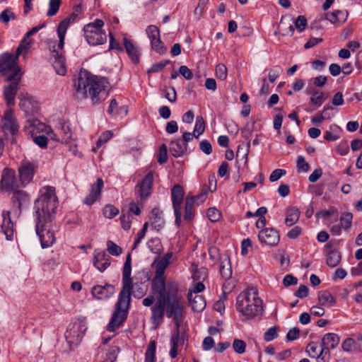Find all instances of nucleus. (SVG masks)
I'll list each match as a JSON object with an SVG mask.
<instances>
[{"label": "nucleus", "instance_id": "nucleus-1", "mask_svg": "<svg viewBox=\"0 0 362 362\" xmlns=\"http://www.w3.org/2000/svg\"><path fill=\"white\" fill-rule=\"evenodd\" d=\"M151 292L142 300L145 307H151V322L158 327L166 315L167 317L173 318L175 331L180 339V327L185 315V302L179 293L178 286L174 282H167L165 273H156L151 281Z\"/></svg>", "mask_w": 362, "mask_h": 362}, {"label": "nucleus", "instance_id": "nucleus-2", "mask_svg": "<svg viewBox=\"0 0 362 362\" xmlns=\"http://www.w3.org/2000/svg\"><path fill=\"white\" fill-rule=\"evenodd\" d=\"M40 193V196L35 202L36 233L40 238L42 247L46 248L55 242L54 230L48 223L56 212L58 198L55 188L51 186L42 187Z\"/></svg>", "mask_w": 362, "mask_h": 362}, {"label": "nucleus", "instance_id": "nucleus-3", "mask_svg": "<svg viewBox=\"0 0 362 362\" xmlns=\"http://www.w3.org/2000/svg\"><path fill=\"white\" fill-rule=\"evenodd\" d=\"M74 87L78 96L82 98L90 97L93 105H98L105 100L110 90V84L103 77H88L80 74L74 81Z\"/></svg>", "mask_w": 362, "mask_h": 362}, {"label": "nucleus", "instance_id": "nucleus-4", "mask_svg": "<svg viewBox=\"0 0 362 362\" xmlns=\"http://www.w3.org/2000/svg\"><path fill=\"white\" fill-rule=\"evenodd\" d=\"M130 274L131 273H123L122 288L107 327V329L110 332H115L117 329L127 317L131 302V292L133 288V282Z\"/></svg>", "mask_w": 362, "mask_h": 362}, {"label": "nucleus", "instance_id": "nucleus-5", "mask_svg": "<svg viewBox=\"0 0 362 362\" xmlns=\"http://www.w3.org/2000/svg\"><path fill=\"white\" fill-rule=\"evenodd\" d=\"M236 308L247 319L262 315V300L258 297L257 289L250 286L240 293L237 298Z\"/></svg>", "mask_w": 362, "mask_h": 362}, {"label": "nucleus", "instance_id": "nucleus-6", "mask_svg": "<svg viewBox=\"0 0 362 362\" xmlns=\"http://www.w3.org/2000/svg\"><path fill=\"white\" fill-rule=\"evenodd\" d=\"M18 56L6 52L0 56V74L6 80H21L22 72L18 65Z\"/></svg>", "mask_w": 362, "mask_h": 362}, {"label": "nucleus", "instance_id": "nucleus-7", "mask_svg": "<svg viewBox=\"0 0 362 362\" xmlns=\"http://www.w3.org/2000/svg\"><path fill=\"white\" fill-rule=\"evenodd\" d=\"M104 25L103 21L99 18L84 25V37L90 45L96 46L106 42L107 35L103 30Z\"/></svg>", "mask_w": 362, "mask_h": 362}, {"label": "nucleus", "instance_id": "nucleus-8", "mask_svg": "<svg viewBox=\"0 0 362 362\" xmlns=\"http://www.w3.org/2000/svg\"><path fill=\"white\" fill-rule=\"evenodd\" d=\"M49 49L52 52L53 57L54 58L53 62L54 69L57 74L64 76L66 72L65 57L62 52H59V50L63 49V48H59L58 42L57 40H54L51 41Z\"/></svg>", "mask_w": 362, "mask_h": 362}, {"label": "nucleus", "instance_id": "nucleus-9", "mask_svg": "<svg viewBox=\"0 0 362 362\" xmlns=\"http://www.w3.org/2000/svg\"><path fill=\"white\" fill-rule=\"evenodd\" d=\"M86 329L85 326L80 323H74L70 325L65 334L66 341L70 346L78 345L81 341Z\"/></svg>", "mask_w": 362, "mask_h": 362}, {"label": "nucleus", "instance_id": "nucleus-10", "mask_svg": "<svg viewBox=\"0 0 362 362\" xmlns=\"http://www.w3.org/2000/svg\"><path fill=\"white\" fill-rule=\"evenodd\" d=\"M1 128L5 134L15 135L18 130L16 119L11 108L7 109L0 123Z\"/></svg>", "mask_w": 362, "mask_h": 362}, {"label": "nucleus", "instance_id": "nucleus-11", "mask_svg": "<svg viewBox=\"0 0 362 362\" xmlns=\"http://www.w3.org/2000/svg\"><path fill=\"white\" fill-rule=\"evenodd\" d=\"M153 182V175L150 171L136 186L135 193L141 200L146 199L151 194Z\"/></svg>", "mask_w": 362, "mask_h": 362}, {"label": "nucleus", "instance_id": "nucleus-12", "mask_svg": "<svg viewBox=\"0 0 362 362\" xmlns=\"http://www.w3.org/2000/svg\"><path fill=\"white\" fill-rule=\"evenodd\" d=\"M258 238L261 243L274 247L279 244L280 235L277 230L274 228H268L259 233Z\"/></svg>", "mask_w": 362, "mask_h": 362}, {"label": "nucleus", "instance_id": "nucleus-13", "mask_svg": "<svg viewBox=\"0 0 362 362\" xmlns=\"http://www.w3.org/2000/svg\"><path fill=\"white\" fill-rule=\"evenodd\" d=\"M36 165L28 160H23L18 168L20 180L23 185L29 183L33 177Z\"/></svg>", "mask_w": 362, "mask_h": 362}, {"label": "nucleus", "instance_id": "nucleus-14", "mask_svg": "<svg viewBox=\"0 0 362 362\" xmlns=\"http://www.w3.org/2000/svg\"><path fill=\"white\" fill-rule=\"evenodd\" d=\"M115 286L110 284H106L104 286L96 285L91 289L93 297L100 300H105L110 298L115 294Z\"/></svg>", "mask_w": 362, "mask_h": 362}, {"label": "nucleus", "instance_id": "nucleus-15", "mask_svg": "<svg viewBox=\"0 0 362 362\" xmlns=\"http://www.w3.org/2000/svg\"><path fill=\"white\" fill-rule=\"evenodd\" d=\"M25 130L32 136L37 135L40 133L51 132V127L41 122L37 119H28L25 126Z\"/></svg>", "mask_w": 362, "mask_h": 362}, {"label": "nucleus", "instance_id": "nucleus-16", "mask_svg": "<svg viewBox=\"0 0 362 362\" xmlns=\"http://www.w3.org/2000/svg\"><path fill=\"white\" fill-rule=\"evenodd\" d=\"M78 16L72 12L68 17L64 18L57 27V35L59 37L58 47L64 48V39L66 30L69 25L74 22Z\"/></svg>", "mask_w": 362, "mask_h": 362}, {"label": "nucleus", "instance_id": "nucleus-17", "mask_svg": "<svg viewBox=\"0 0 362 362\" xmlns=\"http://www.w3.org/2000/svg\"><path fill=\"white\" fill-rule=\"evenodd\" d=\"M6 81H9L10 83L4 87V95L8 106L11 108V107L15 104L14 100L17 91L19 89V83L21 80L13 79Z\"/></svg>", "mask_w": 362, "mask_h": 362}, {"label": "nucleus", "instance_id": "nucleus-18", "mask_svg": "<svg viewBox=\"0 0 362 362\" xmlns=\"http://www.w3.org/2000/svg\"><path fill=\"white\" fill-rule=\"evenodd\" d=\"M1 184L2 189L5 191L14 190L18 187L15 171L11 169H4Z\"/></svg>", "mask_w": 362, "mask_h": 362}, {"label": "nucleus", "instance_id": "nucleus-19", "mask_svg": "<svg viewBox=\"0 0 362 362\" xmlns=\"http://www.w3.org/2000/svg\"><path fill=\"white\" fill-rule=\"evenodd\" d=\"M3 221L1 226V231L7 240H12L15 232L14 223L11 218V212L4 211L2 213Z\"/></svg>", "mask_w": 362, "mask_h": 362}, {"label": "nucleus", "instance_id": "nucleus-20", "mask_svg": "<svg viewBox=\"0 0 362 362\" xmlns=\"http://www.w3.org/2000/svg\"><path fill=\"white\" fill-rule=\"evenodd\" d=\"M103 185L104 182L103 179L100 177L98 178L96 182L91 185L90 193L85 198L84 203L90 206L95 201L100 199Z\"/></svg>", "mask_w": 362, "mask_h": 362}, {"label": "nucleus", "instance_id": "nucleus-21", "mask_svg": "<svg viewBox=\"0 0 362 362\" xmlns=\"http://www.w3.org/2000/svg\"><path fill=\"white\" fill-rule=\"evenodd\" d=\"M110 257L105 251L97 252L94 255L93 264L100 272H103L110 265Z\"/></svg>", "mask_w": 362, "mask_h": 362}, {"label": "nucleus", "instance_id": "nucleus-22", "mask_svg": "<svg viewBox=\"0 0 362 362\" xmlns=\"http://www.w3.org/2000/svg\"><path fill=\"white\" fill-rule=\"evenodd\" d=\"M187 298L189 305L194 312L199 313L205 308L206 300L202 296L195 294L193 296V293L192 292H189Z\"/></svg>", "mask_w": 362, "mask_h": 362}, {"label": "nucleus", "instance_id": "nucleus-23", "mask_svg": "<svg viewBox=\"0 0 362 362\" xmlns=\"http://www.w3.org/2000/svg\"><path fill=\"white\" fill-rule=\"evenodd\" d=\"M224 279L223 284V296L224 299H226L227 294L232 292L237 284V279L233 276V273H223L222 275Z\"/></svg>", "mask_w": 362, "mask_h": 362}, {"label": "nucleus", "instance_id": "nucleus-24", "mask_svg": "<svg viewBox=\"0 0 362 362\" xmlns=\"http://www.w3.org/2000/svg\"><path fill=\"white\" fill-rule=\"evenodd\" d=\"M184 194V189L181 185L177 184L173 186L171 190L173 209H181Z\"/></svg>", "mask_w": 362, "mask_h": 362}, {"label": "nucleus", "instance_id": "nucleus-25", "mask_svg": "<svg viewBox=\"0 0 362 362\" xmlns=\"http://www.w3.org/2000/svg\"><path fill=\"white\" fill-rule=\"evenodd\" d=\"M150 219L151 221V226L156 230L159 231L163 228L165 220L163 217V213L159 209L154 208L152 209Z\"/></svg>", "mask_w": 362, "mask_h": 362}, {"label": "nucleus", "instance_id": "nucleus-26", "mask_svg": "<svg viewBox=\"0 0 362 362\" xmlns=\"http://www.w3.org/2000/svg\"><path fill=\"white\" fill-rule=\"evenodd\" d=\"M124 46L125 49L134 64H138L139 62L140 52L132 40L124 38Z\"/></svg>", "mask_w": 362, "mask_h": 362}, {"label": "nucleus", "instance_id": "nucleus-27", "mask_svg": "<svg viewBox=\"0 0 362 362\" xmlns=\"http://www.w3.org/2000/svg\"><path fill=\"white\" fill-rule=\"evenodd\" d=\"M187 150V144H183L180 139L171 141L170 152L175 158L182 156Z\"/></svg>", "mask_w": 362, "mask_h": 362}, {"label": "nucleus", "instance_id": "nucleus-28", "mask_svg": "<svg viewBox=\"0 0 362 362\" xmlns=\"http://www.w3.org/2000/svg\"><path fill=\"white\" fill-rule=\"evenodd\" d=\"M347 17V11L337 10L325 14L326 19L332 23L341 24L346 21Z\"/></svg>", "mask_w": 362, "mask_h": 362}, {"label": "nucleus", "instance_id": "nucleus-29", "mask_svg": "<svg viewBox=\"0 0 362 362\" xmlns=\"http://www.w3.org/2000/svg\"><path fill=\"white\" fill-rule=\"evenodd\" d=\"M300 211L296 207H288L286 209L285 218V223L286 226L291 227L296 223L300 218Z\"/></svg>", "mask_w": 362, "mask_h": 362}, {"label": "nucleus", "instance_id": "nucleus-30", "mask_svg": "<svg viewBox=\"0 0 362 362\" xmlns=\"http://www.w3.org/2000/svg\"><path fill=\"white\" fill-rule=\"evenodd\" d=\"M107 112L111 116L116 115H127L128 112V107L126 105L121 107L118 106V103L115 99L110 101V105L107 109Z\"/></svg>", "mask_w": 362, "mask_h": 362}, {"label": "nucleus", "instance_id": "nucleus-31", "mask_svg": "<svg viewBox=\"0 0 362 362\" xmlns=\"http://www.w3.org/2000/svg\"><path fill=\"white\" fill-rule=\"evenodd\" d=\"M339 337L334 333H327L322 339V344L332 349H334L339 343Z\"/></svg>", "mask_w": 362, "mask_h": 362}, {"label": "nucleus", "instance_id": "nucleus-32", "mask_svg": "<svg viewBox=\"0 0 362 362\" xmlns=\"http://www.w3.org/2000/svg\"><path fill=\"white\" fill-rule=\"evenodd\" d=\"M172 257V253L165 254L162 258L156 259L153 266L156 269V272H165V269L170 264V259Z\"/></svg>", "mask_w": 362, "mask_h": 362}, {"label": "nucleus", "instance_id": "nucleus-33", "mask_svg": "<svg viewBox=\"0 0 362 362\" xmlns=\"http://www.w3.org/2000/svg\"><path fill=\"white\" fill-rule=\"evenodd\" d=\"M319 304L322 306H332L336 303L335 298L327 291H320L318 293Z\"/></svg>", "mask_w": 362, "mask_h": 362}, {"label": "nucleus", "instance_id": "nucleus-34", "mask_svg": "<svg viewBox=\"0 0 362 362\" xmlns=\"http://www.w3.org/2000/svg\"><path fill=\"white\" fill-rule=\"evenodd\" d=\"M279 28L284 36H292L295 30L294 26L291 23H286L284 17L280 21Z\"/></svg>", "mask_w": 362, "mask_h": 362}, {"label": "nucleus", "instance_id": "nucleus-35", "mask_svg": "<svg viewBox=\"0 0 362 362\" xmlns=\"http://www.w3.org/2000/svg\"><path fill=\"white\" fill-rule=\"evenodd\" d=\"M32 40L30 38L24 37L17 47L15 54L18 57L21 54H26L28 49L30 48Z\"/></svg>", "mask_w": 362, "mask_h": 362}, {"label": "nucleus", "instance_id": "nucleus-36", "mask_svg": "<svg viewBox=\"0 0 362 362\" xmlns=\"http://www.w3.org/2000/svg\"><path fill=\"white\" fill-rule=\"evenodd\" d=\"M57 132L62 138V142H67L71 137V133L69 126L66 123H61L57 129Z\"/></svg>", "mask_w": 362, "mask_h": 362}, {"label": "nucleus", "instance_id": "nucleus-37", "mask_svg": "<svg viewBox=\"0 0 362 362\" xmlns=\"http://www.w3.org/2000/svg\"><path fill=\"white\" fill-rule=\"evenodd\" d=\"M194 201L192 198H186L185 206V220L190 221L194 217L193 212Z\"/></svg>", "mask_w": 362, "mask_h": 362}, {"label": "nucleus", "instance_id": "nucleus-38", "mask_svg": "<svg viewBox=\"0 0 362 362\" xmlns=\"http://www.w3.org/2000/svg\"><path fill=\"white\" fill-rule=\"evenodd\" d=\"M341 259V255L337 250H332L327 255V264L330 267H336Z\"/></svg>", "mask_w": 362, "mask_h": 362}, {"label": "nucleus", "instance_id": "nucleus-39", "mask_svg": "<svg viewBox=\"0 0 362 362\" xmlns=\"http://www.w3.org/2000/svg\"><path fill=\"white\" fill-rule=\"evenodd\" d=\"M151 49L162 55L164 54L167 51V47L165 46L164 43L160 40V37H157V39L151 42Z\"/></svg>", "mask_w": 362, "mask_h": 362}, {"label": "nucleus", "instance_id": "nucleus-40", "mask_svg": "<svg viewBox=\"0 0 362 362\" xmlns=\"http://www.w3.org/2000/svg\"><path fill=\"white\" fill-rule=\"evenodd\" d=\"M205 130V122L204 118L202 116H199L196 118V123L194 129V132L195 134V138L198 139L199 135L202 134Z\"/></svg>", "mask_w": 362, "mask_h": 362}, {"label": "nucleus", "instance_id": "nucleus-41", "mask_svg": "<svg viewBox=\"0 0 362 362\" xmlns=\"http://www.w3.org/2000/svg\"><path fill=\"white\" fill-rule=\"evenodd\" d=\"M119 348L117 346H111L105 355V358L102 362H114L116 361Z\"/></svg>", "mask_w": 362, "mask_h": 362}, {"label": "nucleus", "instance_id": "nucleus-42", "mask_svg": "<svg viewBox=\"0 0 362 362\" xmlns=\"http://www.w3.org/2000/svg\"><path fill=\"white\" fill-rule=\"evenodd\" d=\"M330 348L321 345V349L317 356V362H327L330 358Z\"/></svg>", "mask_w": 362, "mask_h": 362}, {"label": "nucleus", "instance_id": "nucleus-43", "mask_svg": "<svg viewBox=\"0 0 362 362\" xmlns=\"http://www.w3.org/2000/svg\"><path fill=\"white\" fill-rule=\"evenodd\" d=\"M13 197L18 202L19 208L28 201V194L22 190L15 191Z\"/></svg>", "mask_w": 362, "mask_h": 362}, {"label": "nucleus", "instance_id": "nucleus-44", "mask_svg": "<svg viewBox=\"0 0 362 362\" xmlns=\"http://www.w3.org/2000/svg\"><path fill=\"white\" fill-rule=\"evenodd\" d=\"M62 0H49V9L47 13V16L52 17L56 15L59 9Z\"/></svg>", "mask_w": 362, "mask_h": 362}, {"label": "nucleus", "instance_id": "nucleus-45", "mask_svg": "<svg viewBox=\"0 0 362 362\" xmlns=\"http://www.w3.org/2000/svg\"><path fill=\"white\" fill-rule=\"evenodd\" d=\"M156 342L151 341L146 352V362H155Z\"/></svg>", "mask_w": 362, "mask_h": 362}, {"label": "nucleus", "instance_id": "nucleus-46", "mask_svg": "<svg viewBox=\"0 0 362 362\" xmlns=\"http://www.w3.org/2000/svg\"><path fill=\"white\" fill-rule=\"evenodd\" d=\"M234 351L238 354H243L246 350V343L238 339H235L232 344Z\"/></svg>", "mask_w": 362, "mask_h": 362}, {"label": "nucleus", "instance_id": "nucleus-47", "mask_svg": "<svg viewBox=\"0 0 362 362\" xmlns=\"http://www.w3.org/2000/svg\"><path fill=\"white\" fill-rule=\"evenodd\" d=\"M353 215L350 212H344L340 217V223L342 228L348 229L351 226Z\"/></svg>", "mask_w": 362, "mask_h": 362}, {"label": "nucleus", "instance_id": "nucleus-48", "mask_svg": "<svg viewBox=\"0 0 362 362\" xmlns=\"http://www.w3.org/2000/svg\"><path fill=\"white\" fill-rule=\"evenodd\" d=\"M104 216L107 218H112L119 214V209L112 204L106 205L103 210Z\"/></svg>", "mask_w": 362, "mask_h": 362}, {"label": "nucleus", "instance_id": "nucleus-49", "mask_svg": "<svg viewBox=\"0 0 362 362\" xmlns=\"http://www.w3.org/2000/svg\"><path fill=\"white\" fill-rule=\"evenodd\" d=\"M146 31L151 42L156 40L157 37H160V30L156 25L148 26Z\"/></svg>", "mask_w": 362, "mask_h": 362}, {"label": "nucleus", "instance_id": "nucleus-50", "mask_svg": "<svg viewBox=\"0 0 362 362\" xmlns=\"http://www.w3.org/2000/svg\"><path fill=\"white\" fill-rule=\"evenodd\" d=\"M170 63L169 59L156 63L151 66V67L147 71V74L158 73L162 71L168 64Z\"/></svg>", "mask_w": 362, "mask_h": 362}, {"label": "nucleus", "instance_id": "nucleus-51", "mask_svg": "<svg viewBox=\"0 0 362 362\" xmlns=\"http://www.w3.org/2000/svg\"><path fill=\"white\" fill-rule=\"evenodd\" d=\"M16 15L10 8H6L0 13V21L2 23L7 24L11 19H15Z\"/></svg>", "mask_w": 362, "mask_h": 362}, {"label": "nucleus", "instance_id": "nucleus-52", "mask_svg": "<svg viewBox=\"0 0 362 362\" xmlns=\"http://www.w3.org/2000/svg\"><path fill=\"white\" fill-rule=\"evenodd\" d=\"M107 246L109 254L112 255L118 256L122 252V249L112 240L107 242Z\"/></svg>", "mask_w": 362, "mask_h": 362}, {"label": "nucleus", "instance_id": "nucleus-53", "mask_svg": "<svg viewBox=\"0 0 362 362\" xmlns=\"http://www.w3.org/2000/svg\"><path fill=\"white\" fill-rule=\"evenodd\" d=\"M180 339L177 338V334H173L170 339V342L172 344V347L170 351V356L174 358L177 355V347H178V342Z\"/></svg>", "mask_w": 362, "mask_h": 362}, {"label": "nucleus", "instance_id": "nucleus-54", "mask_svg": "<svg viewBox=\"0 0 362 362\" xmlns=\"http://www.w3.org/2000/svg\"><path fill=\"white\" fill-rule=\"evenodd\" d=\"M307 19L304 16H299L294 21V27L298 32L303 31L307 26Z\"/></svg>", "mask_w": 362, "mask_h": 362}, {"label": "nucleus", "instance_id": "nucleus-55", "mask_svg": "<svg viewBox=\"0 0 362 362\" xmlns=\"http://www.w3.org/2000/svg\"><path fill=\"white\" fill-rule=\"evenodd\" d=\"M325 98L323 93H318L316 90L313 92V95L310 98V103L317 107L321 106Z\"/></svg>", "mask_w": 362, "mask_h": 362}, {"label": "nucleus", "instance_id": "nucleus-56", "mask_svg": "<svg viewBox=\"0 0 362 362\" xmlns=\"http://www.w3.org/2000/svg\"><path fill=\"white\" fill-rule=\"evenodd\" d=\"M215 71L218 79L223 81L227 78V68L223 64H217Z\"/></svg>", "mask_w": 362, "mask_h": 362}, {"label": "nucleus", "instance_id": "nucleus-57", "mask_svg": "<svg viewBox=\"0 0 362 362\" xmlns=\"http://www.w3.org/2000/svg\"><path fill=\"white\" fill-rule=\"evenodd\" d=\"M278 327H272L268 329L264 334V339L266 341H270L278 337Z\"/></svg>", "mask_w": 362, "mask_h": 362}, {"label": "nucleus", "instance_id": "nucleus-58", "mask_svg": "<svg viewBox=\"0 0 362 362\" xmlns=\"http://www.w3.org/2000/svg\"><path fill=\"white\" fill-rule=\"evenodd\" d=\"M318 348L319 346L317 343L311 341L308 344L306 351L310 357L317 358V356L319 354Z\"/></svg>", "mask_w": 362, "mask_h": 362}, {"label": "nucleus", "instance_id": "nucleus-59", "mask_svg": "<svg viewBox=\"0 0 362 362\" xmlns=\"http://www.w3.org/2000/svg\"><path fill=\"white\" fill-rule=\"evenodd\" d=\"M165 98L171 103H174L177 98L176 91L174 87L171 86L163 90Z\"/></svg>", "mask_w": 362, "mask_h": 362}, {"label": "nucleus", "instance_id": "nucleus-60", "mask_svg": "<svg viewBox=\"0 0 362 362\" xmlns=\"http://www.w3.org/2000/svg\"><path fill=\"white\" fill-rule=\"evenodd\" d=\"M168 160V148L165 144H163L159 149L158 156V162L160 164L165 163Z\"/></svg>", "mask_w": 362, "mask_h": 362}, {"label": "nucleus", "instance_id": "nucleus-61", "mask_svg": "<svg viewBox=\"0 0 362 362\" xmlns=\"http://www.w3.org/2000/svg\"><path fill=\"white\" fill-rule=\"evenodd\" d=\"M148 223L146 222L144 224L141 230L136 234V237L134 240L133 249L136 248L137 245L141 242V239H143L144 238L146 233L148 230Z\"/></svg>", "mask_w": 362, "mask_h": 362}, {"label": "nucleus", "instance_id": "nucleus-62", "mask_svg": "<svg viewBox=\"0 0 362 362\" xmlns=\"http://www.w3.org/2000/svg\"><path fill=\"white\" fill-rule=\"evenodd\" d=\"M221 216V213L216 208H209L207 211V216L211 222L218 221Z\"/></svg>", "mask_w": 362, "mask_h": 362}, {"label": "nucleus", "instance_id": "nucleus-63", "mask_svg": "<svg viewBox=\"0 0 362 362\" xmlns=\"http://www.w3.org/2000/svg\"><path fill=\"white\" fill-rule=\"evenodd\" d=\"M33 141L40 148H46L47 146V137L45 135L32 136Z\"/></svg>", "mask_w": 362, "mask_h": 362}, {"label": "nucleus", "instance_id": "nucleus-64", "mask_svg": "<svg viewBox=\"0 0 362 362\" xmlns=\"http://www.w3.org/2000/svg\"><path fill=\"white\" fill-rule=\"evenodd\" d=\"M131 218L132 215L128 214L127 215L122 214L120 216V221L122 224V227L124 230H127L131 228Z\"/></svg>", "mask_w": 362, "mask_h": 362}]
</instances>
